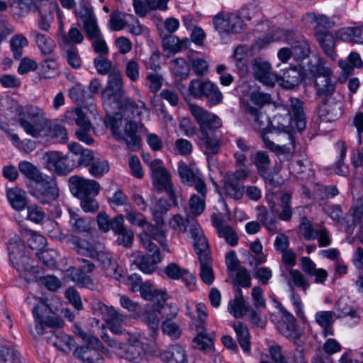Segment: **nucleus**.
<instances>
[{"mask_svg": "<svg viewBox=\"0 0 363 363\" xmlns=\"http://www.w3.org/2000/svg\"><path fill=\"white\" fill-rule=\"evenodd\" d=\"M69 189L72 194L77 198H84L89 195H98L99 184L95 180L86 179L74 175L69 179Z\"/></svg>", "mask_w": 363, "mask_h": 363, "instance_id": "15", "label": "nucleus"}, {"mask_svg": "<svg viewBox=\"0 0 363 363\" xmlns=\"http://www.w3.org/2000/svg\"><path fill=\"white\" fill-rule=\"evenodd\" d=\"M213 23L220 35L239 33L244 28L243 21L235 13H219L213 18Z\"/></svg>", "mask_w": 363, "mask_h": 363, "instance_id": "11", "label": "nucleus"}, {"mask_svg": "<svg viewBox=\"0 0 363 363\" xmlns=\"http://www.w3.org/2000/svg\"><path fill=\"white\" fill-rule=\"evenodd\" d=\"M157 308L154 305L152 308H146L141 315V320L145 323L150 330V335L155 339L159 332L160 320Z\"/></svg>", "mask_w": 363, "mask_h": 363, "instance_id": "30", "label": "nucleus"}, {"mask_svg": "<svg viewBox=\"0 0 363 363\" xmlns=\"http://www.w3.org/2000/svg\"><path fill=\"white\" fill-rule=\"evenodd\" d=\"M178 173L182 182L186 185L194 186V189L206 185L200 172L184 162L178 163Z\"/></svg>", "mask_w": 363, "mask_h": 363, "instance_id": "27", "label": "nucleus"}, {"mask_svg": "<svg viewBox=\"0 0 363 363\" xmlns=\"http://www.w3.org/2000/svg\"><path fill=\"white\" fill-rule=\"evenodd\" d=\"M163 225H152L147 223L145 228L140 234V239L143 246L148 251H154L157 247L152 242V240L157 241L164 250H167L166 235L164 230L162 229Z\"/></svg>", "mask_w": 363, "mask_h": 363, "instance_id": "10", "label": "nucleus"}, {"mask_svg": "<svg viewBox=\"0 0 363 363\" xmlns=\"http://www.w3.org/2000/svg\"><path fill=\"white\" fill-rule=\"evenodd\" d=\"M141 296L147 301H165L167 298V294L159 289H156L150 283H143L139 287Z\"/></svg>", "mask_w": 363, "mask_h": 363, "instance_id": "46", "label": "nucleus"}, {"mask_svg": "<svg viewBox=\"0 0 363 363\" xmlns=\"http://www.w3.org/2000/svg\"><path fill=\"white\" fill-rule=\"evenodd\" d=\"M99 309L104 313L109 330L115 335H125L126 331L123 326L126 325L130 318L126 314L121 313L113 306L101 305Z\"/></svg>", "mask_w": 363, "mask_h": 363, "instance_id": "12", "label": "nucleus"}, {"mask_svg": "<svg viewBox=\"0 0 363 363\" xmlns=\"http://www.w3.org/2000/svg\"><path fill=\"white\" fill-rule=\"evenodd\" d=\"M0 363H23L20 353L12 345H0Z\"/></svg>", "mask_w": 363, "mask_h": 363, "instance_id": "51", "label": "nucleus"}, {"mask_svg": "<svg viewBox=\"0 0 363 363\" xmlns=\"http://www.w3.org/2000/svg\"><path fill=\"white\" fill-rule=\"evenodd\" d=\"M277 328L284 337L292 340L296 346H300L303 331L298 327L296 318L291 313L285 310L282 311L281 318L277 323Z\"/></svg>", "mask_w": 363, "mask_h": 363, "instance_id": "14", "label": "nucleus"}, {"mask_svg": "<svg viewBox=\"0 0 363 363\" xmlns=\"http://www.w3.org/2000/svg\"><path fill=\"white\" fill-rule=\"evenodd\" d=\"M164 272L170 279H182L190 291L195 289L196 282V277L187 269L179 266L177 264L174 262L169 264L164 268Z\"/></svg>", "mask_w": 363, "mask_h": 363, "instance_id": "24", "label": "nucleus"}, {"mask_svg": "<svg viewBox=\"0 0 363 363\" xmlns=\"http://www.w3.org/2000/svg\"><path fill=\"white\" fill-rule=\"evenodd\" d=\"M249 308L250 307L246 304L243 298L242 292L239 289L234 298L229 301L228 310L233 317L239 318L245 315Z\"/></svg>", "mask_w": 363, "mask_h": 363, "instance_id": "34", "label": "nucleus"}, {"mask_svg": "<svg viewBox=\"0 0 363 363\" xmlns=\"http://www.w3.org/2000/svg\"><path fill=\"white\" fill-rule=\"evenodd\" d=\"M22 234L23 236L27 239L30 247L33 250H40L46 245V238L35 231L30 229H24L22 231Z\"/></svg>", "mask_w": 363, "mask_h": 363, "instance_id": "53", "label": "nucleus"}, {"mask_svg": "<svg viewBox=\"0 0 363 363\" xmlns=\"http://www.w3.org/2000/svg\"><path fill=\"white\" fill-rule=\"evenodd\" d=\"M68 148L75 156H79L77 166H88L94 160L92 152L88 149H84L76 143L68 145Z\"/></svg>", "mask_w": 363, "mask_h": 363, "instance_id": "47", "label": "nucleus"}, {"mask_svg": "<svg viewBox=\"0 0 363 363\" xmlns=\"http://www.w3.org/2000/svg\"><path fill=\"white\" fill-rule=\"evenodd\" d=\"M6 196L11 206L17 210H23L27 203L26 191L18 187L7 190Z\"/></svg>", "mask_w": 363, "mask_h": 363, "instance_id": "44", "label": "nucleus"}, {"mask_svg": "<svg viewBox=\"0 0 363 363\" xmlns=\"http://www.w3.org/2000/svg\"><path fill=\"white\" fill-rule=\"evenodd\" d=\"M194 189L198 194H192L189 201V212L194 218L201 215L205 210L207 187L203 185Z\"/></svg>", "mask_w": 363, "mask_h": 363, "instance_id": "28", "label": "nucleus"}, {"mask_svg": "<svg viewBox=\"0 0 363 363\" xmlns=\"http://www.w3.org/2000/svg\"><path fill=\"white\" fill-rule=\"evenodd\" d=\"M28 188L30 194L42 204H51L59 196L57 184L45 175L36 182L28 183Z\"/></svg>", "mask_w": 363, "mask_h": 363, "instance_id": "8", "label": "nucleus"}, {"mask_svg": "<svg viewBox=\"0 0 363 363\" xmlns=\"http://www.w3.org/2000/svg\"><path fill=\"white\" fill-rule=\"evenodd\" d=\"M127 347L124 348L121 342H118L105 337L108 344L116 349V354L121 359L131 363H150L152 354L149 343L145 342V335L139 332L125 333Z\"/></svg>", "mask_w": 363, "mask_h": 363, "instance_id": "2", "label": "nucleus"}, {"mask_svg": "<svg viewBox=\"0 0 363 363\" xmlns=\"http://www.w3.org/2000/svg\"><path fill=\"white\" fill-rule=\"evenodd\" d=\"M139 124L135 121H129L124 128V134L122 135L115 123L112 124L111 130L113 136L118 140H123L127 147L131 151H137L140 148L141 138L137 135Z\"/></svg>", "mask_w": 363, "mask_h": 363, "instance_id": "17", "label": "nucleus"}, {"mask_svg": "<svg viewBox=\"0 0 363 363\" xmlns=\"http://www.w3.org/2000/svg\"><path fill=\"white\" fill-rule=\"evenodd\" d=\"M84 35L77 27H72L67 33L60 35L59 45L63 48L73 47L74 45L80 44L84 41Z\"/></svg>", "mask_w": 363, "mask_h": 363, "instance_id": "40", "label": "nucleus"}, {"mask_svg": "<svg viewBox=\"0 0 363 363\" xmlns=\"http://www.w3.org/2000/svg\"><path fill=\"white\" fill-rule=\"evenodd\" d=\"M121 106H117L118 108L121 111L129 110L133 117H140L143 111H146L147 108L143 101L135 103L130 98L123 99Z\"/></svg>", "mask_w": 363, "mask_h": 363, "instance_id": "63", "label": "nucleus"}, {"mask_svg": "<svg viewBox=\"0 0 363 363\" xmlns=\"http://www.w3.org/2000/svg\"><path fill=\"white\" fill-rule=\"evenodd\" d=\"M306 23L308 26H312L314 30V35H316L317 32H327L324 29L330 28L333 26L334 23L324 15H318L315 13H309L304 17Z\"/></svg>", "mask_w": 363, "mask_h": 363, "instance_id": "33", "label": "nucleus"}, {"mask_svg": "<svg viewBox=\"0 0 363 363\" xmlns=\"http://www.w3.org/2000/svg\"><path fill=\"white\" fill-rule=\"evenodd\" d=\"M289 284L294 287L301 289L303 292H306L310 287V284L306 278L298 269H292L289 270Z\"/></svg>", "mask_w": 363, "mask_h": 363, "instance_id": "64", "label": "nucleus"}, {"mask_svg": "<svg viewBox=\"0 0 363 363\" xmlns=\"http://www.w3.org/2000/svg\"><path fill=\"white\" fill-rule=\"evenodd\" d=\"M35 9L39 13L38 28L44 31H48L54 19V12L58 11V6L48 0H39L35 3Z\"/></svg>", "mask_w": 363, "mask_h": 363, "instance_id": "22", "label": "nucleus"}, {"mask_svg": "<svg viewBox=\"0 0 363 363\" xmlns=\"http://www.w3.org/2000/svg\"><path fill=\"white\" fill-rule=\"evenodd\" d=\"M318 110V114L323 122H333L342 114V106L340 103L328 104L326 101H322Z\"/></svg>", "mask_w": 363, "mask_h": 363, "instance_id": "31", "label": "nucleus"}, {"mask_svg": "<svg viewBox=\"0 0 363 363\" xmlns=\"http://www.w3.org/2000/svg\"><path fill=\"white\" fill-rule=\"evenodd\" d=\"M350 212L353 217L352 225H347L345 228L347 234L350 235L353 233L355 225L363 223V198L354 202Z\"/></svg>", "mask_w": 363, "mask_h": 363, "instance_id": "54", "label": "nucleus"}, {"mask_svg": "<svg viewBox=\"0 0 363 363\" xmlns=\"http://www.w3.org/2000/svg\"><path fill=\"white\" fill-rule=\"evenodd\" d=\"M337 39L343 41L363 43V28L347 27L339 29L335 32Z\"/></svg>", "mask_w": 363, "mask_h": 363, "instance_id": "43", "label": "nucleus"}, {"mask_svg": "<svg viewBox=\"0 0 363 363\" xmlns=\"http://www.w3.org/2000/svg\"><path fill=\"white\" fill-rule=\"evenodd\" d=\"M65 118L69 124H77L79 128H91V124L81 108L68 110L65 113Z\"/></svg>", "mask_w": 363, "mask_h": 363, "instance_id": "45", "label": "nucleus"}, {"mask_svg": "<svg viewBox=\"0 0 363 363\" xmlns=\"http://www.w3.org/2000/svg\"><path fill=\"white\" fill-rule=\"evenodd\" d=\"M290 107L294 121L299 131L305 129L306 117L303 109V103L298 99H290Z\"/></svg>", "mask_w": 363, "mask_h": 363, "instance_id": "36", "label": "nucleus"}, {"mask_svg": "<svg viewBox=\"0 0 363 363\" xmlns=\"http://www.w3.org/2000/svg\"><path fill=\"white\" fill-rule=\"evenodd\" d=\"M190 45L191 41L188 38L181 40L178 37L172 35L166 36L162 40V45L164 50L172 54L186 50Z\"/></svg>", "mask_w": 363, "mask_h": 363, "instance_id": "38", "label": "nucleus"}, {"mask_svg": "<svg viewBox=\"0 0 363 363\" xmlns=\"http://www.w3.org/2000/svg\"><path fill=\"white\" fill-rule=\"evenodd\" d=\"M277 141L280 144H275L268 135H263L262 140L265 146L278 155L291 157L295 150L294 134L290 128H286L277 135Z\"/></svg>", "mask_w": 363, "mask_h": 363, "instance_id": "9", "label": "nucleus"}, {"mask_svg": "<svg viewBox=\"0 0 363 363\" xmlns=\"http://www.w3.org/2000/svg\"><path fill=\"white\" fill-rule=\"evenodd\" d=\"M190 94L196 99L205 97L210 106L222 104L223 95L219 87L209 80L192 79L189 85Z\"/></svg>", "mask_w": 363, "mask_h": 363, "instance_id": "7", "label": "nucleus"}, {"mask_svg": "<svg viewBox=\"0 0 363 363\" xmlns=\"http://www.w3.org/2000/svg\"><path fill=\"white\" fill-rule=\"evenodd\" d=\"M194 347L204 352H209L213 350V339L206 333L199 332L193 340Z\"/></svg>", "mask_w": 363, "mask_h": 363, "instance_id": "58", "label": "nucleus"}, {"mask_svg": "<svg viewBox=\"0 0 363 363\" xmlns=\"http://www.w3.org/2000/svg\"><path fill=\"white\" fill-rule=\"evenodd\" d=\"M244 192L243 186L240 182L233 180L228 177L225 178L224 193L225 195L234 199L242 198Z\"/></svg>", "mask_w": 363, "mask_h": 363, "instance_id": "62", "label": "nucleus"}, {"mask_svg": "<svg viewBox=\"0 0 363 363\" xmlns=\"http://www.w3.org/2000/svg\"><path fill=\"white\" fill-rule=\"evenodd\" d=\"M315 323L322 328L325 337L333 334V324L336 318L335 312L331 311H318L314 316Z\"/></svg>", "mask_w": 363, "mask_h": 363, "instance_id": "32", "label": "nucleus"}, {"mask_svg": "<svg viewBox=\"0 0 363 363\" xmlns=\"http://www.w3.org/2000/svg\"><path fill=\"white\" fill-rule=\"evenodd\" d=\"M130 20H134V16L115 11L110 16V28L113 30H121L129 25Z\"/></svg>", "mask_w": 363, "mask_h": 363, "instance_id": "50", "label": "nucleus"}, {"mask_svg": "<svg viewBox=\"0 0 363 363\" xmlns=\"http://www.w3.org/2000/svg\"><path fill=\"white\" fill-rule=\"evenodd\" d=\"M233 329L236 333L238 342L245 352L250 350V334L248 328L240 322L233 324Z\"/></svg>", "mask_w": 363, "mask_h": 363, "instance_id": "57", "label": "nucleus"}, {"mask_svg": "<svg viewBox=\"0 0 363 363\" xmlns=\"http://www.w3.org/2000/svg\"><path fill=\"white\" fill-rule=\"evenodd\" d=\"M170 204L162 199H159L150 208L152 219L158 225H164V215L170 209Z\"/></svg>", "mask_w": 363, "mask_h": 363, "instance_id": "48", "label": "nucleus"}, {"mask_svg": "<svg viewBox=\"0 0 363 363\" xmlns=\"http://www.w3.org/2000/svg\"><path fill=\"white\" fill-rule=\"evenodd\" d=\"M252 73L255 78L267 86H273L279 82V74L272 71V67L268 62L255 59L252 65Z\"/></svg>", "mask_w": 363, "mask_h": 363, "instance_id": "18", "label": "nucleus"}, {"mask_svg": "<svg viewBox=\"0 0 363 363\" xmlns=\"http://www.w3.org/2000/svg\"><path fill=\"white\" fill-rule=\"evenodd\" d=\"M169 225L178 233H185L189 229V237L192 240L194 247V241L199 240V238L194 235L196 232L194 229L198 228L201 232H203L197 220L191 215H188L184 219L180 214H176L169 220Z\"/></svg>", "mask_w": 363, "mask_h": 363, "instance_id": "19", "label": "nucleus"}, {"mask_svg": "<svg viewBox=\"0 0 363 363\" xmlns=\"http://www.w3.org/2000/svg\"><path fill=\"white\" fill-rule=\"evenodd\" d=\"M152 183L155 189L159 191H164L169 196L170 201L174 206L177 205V200L175 192L173 189V185L171 181L169 172L164 167L163 163L157 165L152 170Z\"/></svg>", "mask_w": 363, "mask_h": 363, "instance_id": "16", "label": "nucleus"}, {"mask_svg": "<svg viewBox=\"0 0 363 363\" xmlns=\"http://www.w3.org/2000/svg\"><path fill=\"white\" fill-rule=\"evenodd\" d=\"M34 41L43 55H51L55 48V41L48 35L36 30L31 31Z\"/></svg>", "mask_w": 363, "mask_h": 363, "instance_id": "39", "label": "nucleus"}, {"mask_svg": "<svg viewBox=\"0 0 363 363\" xmlns=\"http://www.w3.org/2000/svg\"><path fill=\"white\" fill-rule=\"evenodd\" d=\"M18 169L28 179V183L36 182L45 176L35 166L27 161L21 162Z\"/></svg>", "mask_w": 363, "mask_h": 363, "instance_id": "52", "label": "nucleus"}, {"mask_svg": "<svg viewBox=\"0 0 363 363\" xmlns=\"http://www.w3.org/2000/svg\"><path fill=\"white\" fill-rule=\"evenodd\" d=\"M67 272L71 280L77 285L89 289L94 287L95 283L91 277L90 273H86L74 267H70Z\"/></svg>", "mask_w": 363, "mask_h": 363, "instance_id": "37", "label": "nucleus"}, {"mask_svg": "<svg viewBox=\"0 0 363 363\" xmlns=\"http://www.w3.org/2000/svg\"><path fill=\"white\" fill-rule=\"evenodd\" d=\"M310 72L315 78V89L321 101H328L335 90V82L332 79L333 71L328 63L323 59H318L310 67Z\"/></svg>", "mask_w": 363, "mask_h": 363, "instance_id": "4", "label": "nucleus"}, {"mask_svg": "<svg viewBox=\"0 0 363 363\" xmlns=\"http://www.w3.org/2000/svg\"><path fill=\"white\" fill-rule=\"evenodd\" d=\"M194 235L199 240L194 241V250L199 256L200 262L199 275L202 281L207 285H211L214 281V274L212 269L211 258L209 255V247L207 240L203 232L198 228H195Z\"/></svg>", "mask_w": 363, "mask_h": 363, "instance_id": "6", "label": "nucleus"}, {"mask_svg": "<svg viewBox=\"0 0 363 363\" xmlns=\"http://www.w3.org/2000/svg\"><path fill=\"white\" fill-rule=\"evenodd\" d=\"M28 45V39L22 34H16L10 40V47L15 59L19 60L23 49Z\"/></svg>", "mask_w": 363, "mask_h": 363, "instance_id": "60", "label": "nucleus"}, {"mask_svg": "<svg viewBox=\"0 0 363 363\" xmlns=\"http://www.w3.org/2000/svg\"><path fill=\"white\" fill-rule=\"evenodd\" d=\"M69 223L72 230L77 233H89L93 224V220L89 218H82L77 213L69 211Z\"/></svg>", "mask_w": 363, "mask_h": 363, "instance_id": "42", "label": "nucleus"}, {"mask_svg": "<svg viewBox=\"0 0 363 363\" xmlns=\"http://www.w3.org/2000/svg\"><path fill=\"white\" fill-rule=\"evenodd\" d=\"M315 36L325 55L335 60L336 55L335 53V43L333 35L329 32L318 31Z\"/></svg>", "mask_w": 363, "mask_h": 363, "instance_id": "41", "label": "nucleus"}, {"mask_svg": "<svg viewBox=\"0 0 363 363\" xmlns=\"http://www.w3.org/2000/svg\"><path fill=\"white\" fill-rule=\"evenodd\" d=\"M42 137H46L53 143H65L67 140V133L66 129L60 125L50 126L47 123L46 130Z\"/></svg>", "mask_w": 363, "mask_h": 363, "instance_id": "49", "label": "nucleus"}, {"mask_svg": "<svg viewBox=\"0 0 363 363\" xmlns=\"http://www.w3.org/2000/svg\"><path fill=\"white\" fill-rule=\"evenodd\" d=\"M75 13L77 17L82 23L83 30L89 40L97 38L102 34L91 7L81 4L76 9Z\"/></svg>", "mask_w": 363, "mask_h": 363, "instance_id": "13", "label": "nucleus"}, {"mask_svg": "<svg viewBox=\"0 0 363 363\" xmlns=\"http://www.w3.org/2000/svg\"><path fill=\"white\" fill-rule=\"evenodd\" d=\"M152 252V255H143L141 252H136L133 255V264L145 274L154 272L157 269V264L161 261L159 249L156 248Z\"/></svg>", "mask_w": 363, "mask_h": 363, "instance_id": "23", "label": "nucleus"}, {"mask_svg": "<svg viewBox=\"0 0 363 363\" xmlns=\"http://www.w3.org/2000/svg\"><path fill=\"white\" fill-rule=\"evenodd\" d=\"M109 99L117 106H121L124 96L123 75L119 71H113L108 76L106 89Z\"/></svg>", "mask_w": 363, "mask_h": 363, "instance_id": "20", "label": "nucleus"}, {"mask_svg": "<svg viewBox=\"0 0 363 363\" xmlns=\"http://www.w3.org/2000/svg\"><path fill=\"white\" fill-rule=\"evenodd\" d=\"M94 259L99 262L100 266L107 277H111L118 281L123 277V269L118 266L112 255L104 250V248Z\"/></svg>", "mask_w": 363, "mask_h": 363, "instance_id": "26", "label": "nucleus"}, {"mask_svg": "<svg viewBox=\"0 0 363 363\" xmlns=\"http://www.w3.org/2000/svg\"><path fill=\"white\" fill-rule=\"evenodd\" d=\"M165 363H188L186 350L179 345H173L160 354Z\"/></svg>", "mask_w": 363, "mask_h": 363, "instance_id": "29", "label": "nucleus"}, {"mask_svg": "<svg viewBox=\"0 0 363 363\" xmlns=\"http://www.w3.org/2000/svg\"><path fill=\"white\" fill-rule=\"evenodd\" d=\"M18 122L24 131L33 138H40L46 130L48 120L39 107L28 106L19 116Z\"/></svg>", "mask_w": 363, "mask_h": 363, "instance_id": "5", "label": "nucleus"}, {"mask_svg": "<svg viewBox=\"0 0 363 363\" xmlns=\"http://www.w3.org/2000/svg\"><path fill=\"white\" fill-rule=\"evenodd\" d=\"M335 148L339 152V159L335 164V172L337 174L345 176L348 174L347 165L343 162L347 153V147L345 142L339 141L335 144Z\"/></svg>", "mask_w": 363, "mask_h": 363, "instance_id": "59", "label": "nucleus"}, {"mask_svg": "<svg viewBox=\"0 0 363 363\" xmlns=\"http://www.w3.org/2000/svg\"><path fill=\"white\" fill-rule=\"evenodd\" d=\"M338 65L342 69V73L349 75L354 68H359L362 62L359 55L357 52H352L347 60H339Z\"/></svg>", "mask_w": 363, "mask_h": 363, "instance_id": "61", "label": "nucleus"}, {"mask_svg": "<svg viewBox=\"0 0 363 363\" xmlns=\"http://www.w3.org/2000/svg\"><path fill=\"white\" fill-rule=\"evenodd\" d=\"M73 249L77 254L94 259L104 248L103 244L96 242L91 238H81L78 237L72 239Z\"/></svg>", "mask_w": 363, "mask_h": 363, "instance_id": "21", "label": "nucleus"}, {"mask_svg": "<svg viewBox=\"0 0 363 363\" xmlns=\"http://www.w3.org/2000/svg\"><path fill=\"white\" fill-rule=\"evenodd\" d=\"M189 111L199 125L201 149L208 157L218 154L221 146V138L212 131L222 126L221 119L196 104H190Z\"/></svg>", "mask_w": 363, "mask_h": 363, "instance_id": "1", "label": "nucleus"}, {"mask_svg": "<svg viewBox=\"0 0 363 363\" xmlns=\"http://www.w3.org/2000/svg\"><path fill=\"white\" fill-rule=\"evenodd\" d=\"M241 104L245 113L247 114V120L255 130L262 131L269 126L268 117L259 109L252 106L248 100L242 99Z\"/></svg>", "mask_w": 363, "mask_h": 363, "instance_id": "25", "label": "nucleus"}, {"mask_svg": "<svg viewBox=\"0 0 363 363\" xmlns=\"http://www.w3.org/2000/svg\"><path fill=\"white\" fill-rule=\"evenodd\" d=\"M7 248L10 261L20 275L27 281L35 280L37 276L34 273L36 267L32 265L30 257L25 251L24 243L20 239L13 238L9 241Z\"/></svg>", "mask_w": 363, "mask_h": 363, "instance_id": "3", "label": "nucleus"}, {"mask_svg": "<svg viewBox=\"0 0 363 363\" xmlns=\"http://www.w3.org/2000/svg\"><path fill=\"white\" fill-rule=\"evenodd\" d=\"M279 82H281V84L286 89H292L296 86L301 79L300 72L296 67H290L283 73V75H279Z\"/></svg>", "mask_w": 363, "mask_h": 363, "instance_id": "55", "label": "nucleus"}, {"mask_svg": "<svg viewBox=\"0 0 363 363\" xmlns=\"http://www.w3.org/2000/svg\"><path fill=\"white\" fill-rule=\"evenodd\" d=\"M235 143L238 147L234 152L236 164L243 166L247 161V155L250 152L252 147L242 138H238Z\"/></svg>", "mask_w": 363, "mask_h": 363, "instance_id": "56", "label": "nucleus"}, {"mask_svg": "<svg viewBox=\"0 0 363 363\" xmlns=\"http://www.w3.org/2000/svg\"><path fill=\"white\" fill-rule=\"evenodd\" d=\"M213 224L219 238L224 239L226 243L230 246L238 245V235L231 226L220 220H214Z\"/></svg>", "mask_w": 363, "mask_h": 363, "instance_id": "35", "label": "nucleus"}]
</instances>
